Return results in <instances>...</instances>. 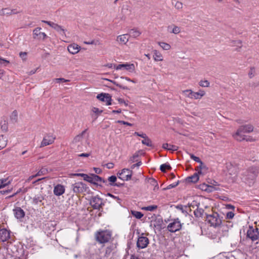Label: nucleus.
Here are the masks:
<instances>
[{
  "label": "nucleus",
  "mask_w": 259,
  "mask_h": 259,
  "mask_svg": "<svg viewBox=\"0 0 259 259\" xmlns=\"http://www.w3.org/2000/svg\"><path fill=\"white\" fill-rule=\"evenodd\" d=\"M176 207L178 209H179L180 210L182 211V212L184 213H187V211L184 209V206L181 205V204H180V205H178L176 206Z\"/></svg>",
  "instance_id": "57"
},
{
  "label": "nucleus",
  "mask_w": 259,
  "mask_h": 259,
  "mask_svg": "<svg viewBox=\"0 0 259 259\" xmlns=\"http://www.w3.org/2000/svg\"><path fill=\"white\" fill-rule=\"evenodd\" d=\"M199 84L202 87H207L209 86V82L208 80H201L199 83Z\"/></svg>",
  "instance_id": "50"
},
{
  "label": "nucleus",
  "mask_w": 259,
  "mask_h": 259,
  "mask_svg": "<svg viewBox=\"0 0 259 259\" xmlns=\"http://www.w3.org/2000/svg\"><path fill=\"white\" fill-rule=\"evenodd\" d=\"M171 169V167L168 163L162 164L160 166V170L163 172H165L166 170H170Z\"/></svg>",
  "instance_id": "26"
},
{
  "label": "nucleus",
  "mask_w": 259,
  "mask_h": 259,
  "mask_svg": "<svg viewBox=\"0 0 259 259\" xmlns=\"http://www.w3.org/2000/svg\"><path fill=\"white\" fill-rule=\"evenodd\" d=\"M255 69L254 67H251L250 68L249 70L248 71V76L250 78H252L255 75Z\"/></svg>",
  "instance_id": "42"
},
{
  "label": "nucleus",
  "mask_w": 259,
  "mask_h": 259,
  "mask_svg": "<svg viewBox=\"0 0 259 259\" xmlns=\"http://www.w3.org/2000/svg\"><path fill=\"white\" fill-rule=\"evenodd\" d=\"M55 140V138H54L52 136L47 135L45 136L41 143L40 147H44L47 145H50L52 144Z\"/></svg>",
  "instance_id": "18"
},
{
  "label": "nucleus",
  "mask_w": 259,
  "mask_h": 259,
  "mask_svg": "<svg viewBox=\"0 0 259 259\" xmlns=\"http://www.w3.org/2000/svg\"><path fill=\"white\" fill-rule=\"evenodd\" d=\"M199 203H198V204H197V202H196V201H193L191 203H190H190H189V204H188V207H189V209H190V211H191V206H192V205H194L195 206H196V207H197V206H198V205H199Z\"/></svg>",
  "instance_id": "61"
},
{
  "label": "nucleus",
  "mask_w": 259,
  "mask_h": 259,
  "mask_svg": "<svg viewBox=\"0 0 259 259\" xmlns=\"http://www.w3.org/2000/svg\"><path fill=\"white\" fill-rule=\"evenodd\" d=\"M57 31L60 32L62 35H65V30L64 29L62 26L59 25L57 24H56L55 26H54V28Z\"/></svg>",
  "instance_id": "32"
},
{
  "label": "nucleus",
  "mask_w": 259,
  "mask_h": 259,
  "mask_svg": "<svg viewBox=\"0 0 259 259\" xmlns=\"http://www.w3.org/2000/svg\"><path fill=\"white\" fill-rule=\"evenodd\" d=\"M157 208V206L156 205H149L144 208V209L147 211H152Z\"/></svg>",
  "instance_id": "46"
},
{
  "label": "nucleus",
  "mask_w": 259,
  "mask_h": 259,
  "mask_svg": "<svg viewBox=\"0 0 259 259\" xmlns=\"http://www.w3.org/2000/svg\"><path fill=\"white\" fill-rule=\"evenodd\" d=\"M159 45L164 50H169L171 48L170 45L164 42H159Z\"/></svg>",
  "instance_id": "39"
},
{
  "label": "nucleus",
  "mask_w": 259,
  "mask_h": 259,
  "mask_svg": "<svg viewBox=\"0 0 259 259\" xmlns=\"http://www.w3.org/2000/svg\"><path fill=\"white\" fill-rule=\"evenodd\" d=\"M178 149V146H177L176 145L170 144V147L168 149V150L172 151H177Z\"/></svg>",
  "instance_id": "60"
},
{
  "label": "nucleus",
  "mask_w": 259,
  "mask_h": 259,
  "mask_svg": "<svg viewBox=\"0 0 259 259\" xmlns=\"http://www.w3.org/2000/svg\"><path fill=\"white\" fill-rule=\"evenodd\" d=\"M80 48V47L78 45L76 44H73L69 45L68 47V51L70 53L72 54H75L79 52Z\"/></svg>",
  "instance_id": "22"
},
{
  "label": "nucleus",
  "mask_w": 259,
  "mask_h": 259,
  "mask_svg": "<svg viewBox=\"0 0 259 259\" xmlns=\"http://www.w3.org/2000/svg\"><path fill=\"white\" fill-rule=\"evenodd\" d=\"M10 232L6 229L0 230V241L5 242L10 238Z\"/></svg>",
  "instance_id": "17"
},
{
  "label": "nucleus",
  "mask_w": 259,
  "mask_h": 259,
  "mask_svg": "<svg viewBox=\"0 0 259 259\" xmlns=\"http://www.w3.org/2000/svg\"><path fill=\"white\" fill-rule=\"evenodd\" d=\"M108 81H109L110 82H111L112 83H113L114 84H115V85H116L117 87H119L120 88L122 89H123V90H130V89L126 87V86H124L119 83H118L117 82L114 81V80H110V79H106Z\"/></svg>",
  "instance_id": "37"
},
{
  "label": "nucleus",
  "mask_w": 259,
  "mask_h": 259,
  "mask_svg": "<svg viewBox=\"0 0 259 259\" xmlns=\"http://www.w3.org/2000/svg\"><path fill=\"white\" fill-rule=\"evenodd\" d=\"M108 180L110 182L109 185L114 186L117 180V178L115 176H111L108 178Z\"/></svg>",
  "instance_id": "40"
},
{
  "label": "nucleus",
  "mask_w": 259,
  "mask_h": 259,
  "mask_svg": "<svg viewBox=\"0 0 259 259\" xmlns=\"http://www.w3.org/2000/svg\"><path fill=\"white\" fill-rule=\"evenodd\" d=\"M212 188V186H208L205 183L200 185V189L203 191H211V189Z\"/></svg>",
  "instance_id": "35"
},
{
  "label": "nucleus",
  "mask_w": 259,
  "mask_h": 259,
  "mask_svg": "<svg viewBox=\"0 0 259 259\" xmlns=\"http://www.w3.org/2000/svg\"><path fill=\"white\" fill-rule=\"evenodd\" d=\"M117 40L125 44L128 40V34H126L118 36Z\"/></svg>",
  "instance_id": "24"
},
{
  "label": "nucleus",
  "mask_w": 259,
  "mask_h": 259,
  "mask_svg": "<svg viewBox=\"0 0 259 259\" xmlns=\"http://www.w3.org/2000/svg\"><path fill=\"white\" fill-rule=\"evenodd\" d=\"M11 121L13 123H16L18 120V112L17 110H15L12 113L10 116Z\"/></svg>",
  "instance_id": "27"
},
{
  "label": "nucleus",
  "mask_w": 259,
  "mask_h": 259,
  "mask_svg": "<svg viewBox=\"0 0 259 259\" xmlns=\"http://www.w3.org/2000/svg\"><path fill=\"white\" fill-rule=\"evenodd\" d=\"M144 234L142 233L141 236H139L137 242V246L139 249H143L146 248L149 243V239L146 237L143 236Z\"/></svg>",
  "instance_id": "11"
},
{
  "label": "nucleus",
  "mask_w": 259,
  "mask_h": 259,
  "mask_svg": "<svg viewBox=\"0 0 259 259\" xmlns=\"http://www.w3.org/2000/svg\"><path fill=\"white\" fill-rule=\"evenodd\" d=\"M48 173L47 168L42 167L41 168L36 174L37 177L45 175Z\"/></svg>",
  "instance_id": "41"
},
{
  "label": "nucleus",
  "mask_w": 259,
  "mask_h": 259,
  "mask_svg": "<svg viewBox=\"0 0 259 259\" xmlns=\"http://www.w3.org/2000/svg\"><path fill=\"white\" fill-rule=\"evenodd\" d=\"M71 188L74 193L78 194L86 192L89 189V187L83 182H79L72 184Z\"/></svg>",
  "instance_id": "9"
},
{
  "label": "nucleus",
  "mask_w": 259,
  "mask_h": 259,
  "mask_svg": "<svg viewBox=\"0 0 259 259\" xmlns=\"http://www.w3.org/2000/svg\"><path fill=\"white\" fill-rule=\"evenodd\" d=\"M111 237V233L107 230L98 231L95 234L96 241L101 244L108 242Z\"/></svg>",
  "instance_id": "4"
},
{
  "label": "nucleus",
  "mask_w": 259,
  "mask_h": 259,
  "mask_svg": "<svg viewBox=\"0 0 259 259\" xmlns=\"http://www.w3.org/2000/svg\"><path fill=\"white\" fill-rule=\"evenodd\" d=\"M87 131V129H85V130L82 131L80 134H79L78 136H77L76 137H75V140L76 141H77V140L79 141L80 140V139L82 138L83 135L86 133Z\"/></svg>",
  "instance_id": "56"
},
{
  "label": "nucleus",
  "mask_w": 259,
  "mask_h": 259,
  "mask_svg": "<svg viewBox=\"0 0 259 259\" xmlns=\"http://www.w3.org/2000/svg\"><path fill=\"white\" fill-rule=\"evenodd\" d=\"M125 66L123 68H124L126 70L129 71H133L135 69V66L133 64H124Z\"/></svg>",
  "instance_id": "45"
},
{
  "label": "nucleus",
  "mask_w": 259,
  "mask_h": 259,
  "mask_svg": "<svg viewBox=\"0 0 259 259\" xmlns=\"http://www.w3.org/2000/svg\"><path fill=\"white\" fill-rule=\"evenodd\" d=\"M19 56L23 60H25L27 56V53L21 52L19 53Z\"/></svg>",
  "instance_id": "63"
},
{
  "label": "nucleus",
  "mask_w": 259,
  "mask_h": 259,
  "mask_svg": "<svg viewBox=\"0 0 259 259\" xmlns=\"http://www.w3.org/2000/svg\"><path fill=\"white\" fill-rule=\"evenodd\" d=\"M131 214L133 216L135 217L136 219H141L144 214L140 211H138L136 210H131Z\"/></svg>",
  "instance_id": "31"
},
{
  "label": "nucleus",
  "mask_w": 259,
  "mask_h": 259,
  "mask_svg": "<svg viewBox=\"0 0 259 259\" xmlns=\"http://www.w3.org/2000/svg\"><path fill=\"white\" fill-rule=\"evenodd\" d=\"M170 32L175 34H178L180 32V27L177 26H174V27L173 28L172 31Z\"/></svg>",
  "instance_id": "54"
},
{
  "label": "nucleus",
  "mask_w": 259,
  "mask_h": 259,
  "mask_svg": "<svg viewBox=\"0 0 259 259\" xmlns=\"http://www.w3.org/2000/svg\"><path fill=\"white\" fill-rule=\"evenodd\" d=\"M204 210L202 208H199L198 206L194 211V214L196 218H202Z\"/></svg>",
  "instance_id": "25"
},
{
  "label": "nucleus",
  "mask_w": 259,
  "mask_h": 259,
  "mask_svg": "<svg viewBox=\"0 0 259 259\" xmlns=\"http://www.w3.org/2000/svg\"><path fill=\"white\" fill-rule=\"evenodd\" d=\"M90 204L94 209L100 210L104 205L103 199L99 195L92 196L90 201Z\"/></svg>",
  "instance_id": "8"
},
{
  "label": "nucleus",
  "mask_w": 259,
  "mask_h": 259,
  "mask_svg": "<svg viewBox=\"0 0 259 259\" xmlns=\"http://www.w3.org/2000/svg\"><path fill=\"white\" fill-rule=\"evenodd\" d=\"M65 188L64 186L61 184H58L54 187V194L56 196L62 195L65 192Z\"/></svg>",
  "instance_id": "21"
},
{
  "label": "nucleus",
  "mask_w": 259,
  "mask_h": 259,
  "mask_svg": "<svg viewBox=\"0 0 259 259\" xmlns=\"http://www.w3.org/2000/svg\"><path fill=\"white\" fill-rule=\"evenodd\" d=\"M179 184V181H177L176 183H174L173 184L169 185L166 188H163V190H169L171 188H175L176 186H177Z\"/></svg>",
  "instance_id": "44"
},
{
  "label": "nucleus",
  "mask_w": 259,
  "mask_h": 259,
  "mask_svg": "<svg viewBox=\"0 0 259 259\" xmlns=\"http://www.w3.org/2000/svg\"><path fill=\"white\" fill-rule=\"evenodd\" d=\"M238 212V209L237 208L236 210H228V219H232L234 218L235 214Z\"/></svg>",
  "instance_id": "36"
},
{
  "label": "nucleus",
  "mask_w": 259,
  "mask_h": 259,
  "mask_svg": "<svg viewBox=\"0 0 259 259\" xmlns=\"http://www.w3.org/2000/svg\"><path fill=\"white\" fill-rule=\"evenodd\" d=\"M190 156L192 159H193V160H194L195 161H196L197 162L199 163L201 161V159L198 157L195 156L193 154H190Z\"/></svg>",
  "instance_id": "53"
},
{
  "label": "nucleus",
  "mask_w": 259,
  "mask_h": 259,
  "mask_svg": "<svg viewBox=\"0 0 259 259\" xmlns=\"http://www.w3.org/2000/svg\"><path fill=\"white\" fill-rule=\"evenodd\" d=\"M243 137L244 139L242 140V141H246L247 142H254L256 140L255 139L250 136H247L246 135H244L243 136Z\"/></svg>",
  "instance_id": "47"
},
{
  "label": "nucleus",
  "mask_w": 259,
  "mask_h": 259,
  "mask_svg": "<svg viewBox=\"0 0 259 259\" xmlns=\"http://www.w3.org/2000/svg\"><path fill=\"white\" fill-rule=\"evenodd\" d=\"M153 57L155 61H161L162 60L161 55L157 52V51H155Z\"/></svg>",
  "instance_id": "43"
},
{
  "label": "nucleus",
  "mask_w": 259,
  "mask_h": 259,
  "mask_svg": "<svg viewBox=\"0 0 259 259\" xmlns=\"http://www.w3.org/2000/svg\"><path fill=\"white\" fill-rule=\"evenodd\" d=\"M97 98L102 102H106L107 105H111V96L108 93H102L99 94L97 96Z\"/></svg>",
  "instance_id": "13"
},
{
  "label": "nucleus",
  "mask_w": 259,
  "mask_h": 259,
  "mask_svg": "<svg viewBox=\"0 0 259 259\" xmlns=\"http://www.w3.org/2000/svg\"><path fill=\"white\" fill-rule=\"evenodd\" d=\"M238 165L236 164L230 163L229 165H228V173L230 176L228 178V181H230L231 182H234L237 178L238 174Z\"/></svg>",
  "instance_id": "6"
},
{
  "label": "nucleus",
  "mask_w": 259,
  "mask_h": 259,
  "mask_svg": "<svg viewBox=\"0 0 259 259\" xmlns=\"http://www.w3.org/2000/svg\"><path fill=\"white\" fill-rule=\"evenodd\" d=\"M201 170L198 171V172H195L193 175L188 177L186 179V181L188 183H195L199 180V175L201 174Z\"/></svg>",
  "instance_id": "20"
},
{
  "label": "nucleus",
  "mask_w": 259,
  "mask_h": 259,
  "mask_svg": "<svg viewBox=\"0 0 259 259\" xmlns=\"http://www.w3.org/2000/svg\"><path fill=\"white\" fill-rule=\"evenodd\" d=\"M141 34V32H140L137 28H135L129 31L128 35L136 38L139 36Z\"/></svg>",
  "instance_id": "23"
},
{
  "label": "nucleus",
  "mask_w": 259,
  "mask_h": 259,
  "mask_svg": "<svg viewBox=\"0 0 259 259\" xmlns=\"http://www.w3.org/2000/svg\"><path fill=\"white\" fill-rule=\"evenodd\" d=\"M142 143L143 145L147 146L153 147L154 146L152 144L151 140L146 136V138H144V140L142 141Z\"/></svg>",
  "instance_id": "28"
},
{
  "label": "nucleus",
  "mask_w": 259,
  "mask_h": 259,
  "mask_svg": "<svg viewBox=\"0 0 259 259\" xmlns=\"http://www.w3.org/2000/svg\"><path fill=\"white\" fill-rule=\"evenodd\" d=\"M206 220L210 224V226H217L221 224V220L218 218L219 214L217 213L208 215L205 214Z\"/></svg>",
  "instance_id": "10"
},
{
  "label": "nucleus",
  "mask_w": 259,
  "mask_h": 259,
  "mask_svg": "<svg viewBox=\"0 0 259 259\" xmlns=\"http://www.w3.org/2000/svg\"><path fill=\"white\" fill-rule=\"evenodd\" d=\"M42 22L47 24L48 25H49L50 26H51L53 28H54V26H55V25H56V23L52 22L51 21L42 20Z\"/></svg>",
  "instance_id": "58"
},
{
  "label": "nucleus",
  "mask_w": 259,
  "mask_h": 259,
  "mask_svg": "<svg viewBox=\"0 0 259 259\" xmlns=\"http://www.w3.org/2000/svg\"><path fill=\"white\" fill-rule=\"evenodd\" d=\"M246 237L252 241L259 240V231L258 228L256 226L253 227L252 226L249 225L246 232Z\"/></svg>",
  "instance_id": "7"
},
{
  "label": "nucleus",
  "mask_w": 259,
  "mask_h": 259,
  "mask_svg": "<svg viewBox=\"0 0 259 259\" xmlns=\"http://www.w3.org/2000/svg\"><path fill=\"white\" fill-rule=\"evenodd\" d=\"M133 171L127 168H123L121 170V172H118V175L121 176L118 178L123 181H128L132 179Z\"/></svg>",
  "instance_id": "12"
},
{
  "label": "nucleus",
  "mask_w": 259,
  "mask_h": 259,
  "mask_svg": "<svg viewBox=\"0 0 259 259\" xmlns=\"http://www.w3.org/2000/svg\"><path fill=\"white\" fill-rule=\"evenodd\" d=\"M0 181H3V182L2 184L3 188L10 184V181L8 180V179H1L0 180Z\"/></svg>",
  "instance_id": "51"
},
{
  "label": "nucleus",
  "mask_w": 259,
  "mask_h": 259,
  "mask_svg": "<svg viewBox=\"0 0 259 259\" xmlns=\"http://www.w3.org/2000/svg\"><path fill=\"white\" fill-rule=\"evenodd\" d=\"M92 176L93 177V182L94 184H92L93 185L96 186L97 188L102 187V186L101 184L98 183V182H102L103 183H106L107 181L105 180L102 177L96 175L95 174H92Z\"/></svg>",
  "instance_id": "15"
},
{
  "label": "nucleus",
  "mask_w": 259,
  "mask_h": 259,
  "mask_svg": "<svg viewBox=\"0 0 259 259\" xmlns=\"http://www.w3.org/2000/svg\"><path fill=\"white\" fill-rule=\"evenodd\" d=\"M13 211L15 217L18 220H21L25 215V211L20 207H16Z\"/></svg>",
  "instance_id": "16"
},
{
  "label": "nucleus",
  "mask_w": 259,
  "mask_h": 259,
  "mask_svg": "<svg viewBox=\"0 0 259 259\" xmlns=\"http://www.w3.org/2000/svg\"><path fill=\"white\" fill-rule=\"evenodd\" d=\"M259 174V167L252 166L247 168L242 174V181L249 187L252 186Z\"/></svg>",
  "instance_id": "1"
},
{
  "label": "nucleus",
  "mask_w": 259,
  "mask_h": 259,
  "mask_svg": "<svg viewBox=\"0 0 259 259\" xmlns=\"http://www.w3.org/2000/svg\"><path fill=\"white\" fill-rule=\"evenodd\" d=\"M93 174H90V175H87L83 174L82 176V178L83 180L91 184H94L93 182V177L92 176Z\"/></svg>",
  "instance_id": "29"
},
{
  "label": "nucleus",
  "mask_w": 259,
  "mask_h": 259,
  "mask_svg": "<svg viewBox=\"0 0 259 259\" xmlns=\"http://www.w3.org/2000/svg\"><path fill=\"white\" fill-rule=\"evenodd\" d=\"M92 111L97 114V115H99L103 112V110H100L99 108L97 107H93L92 109Z\"/></svg>",
  "instance_id": "55"
},
{
  "label": "nucleus",
  "mask_w": 259,
  "mask_h": 259,
  "mask_svg": "<svg viewBox=\"0 0 259 259\" xmlns=\"http://www.w3.org/2000/svg\"><path fill=\"white\" fill-rule=\"evenodd\" d=\"M170 222L167 226V230L170 233H175L182 229L183 224L181 223L179 218L172 219Z\"/></svg>",
  "instance_id": "5"
},
{
  "label": "nucleus",
  "mask_w": 259,
  "mask_h": 259,
  "mask_svg": "<svg viewBox=\"0 0 259 259\" xmlns=\"http://www.w3.org/2000/svg\"><path fill=\"white\" fill-rule=\"evenodd\" d=\"M7 145V140L3 135L0 136V150L5 148Z\"/></svg>",
  "instance_id": "34"
},
{
  "label": "nucleus",
  "mask_w": 259,
  "mask_h": 259,
  "mask_svg": "<svg viewBox=\"0 0 259 259\" xmlns=\"http://www.w3.org/2000/svg\"><path fill=\"white\" fill-rule=\"evenodd\" d=\"M0 15L2 16H4L6 15L7 16H10V9L9 8L2 9L0 12Z\"/></svg>",
  "instance_id": "33"
},
{
  "label": "nucleus",
  "mask_w": 259,
  "mask_h": 259,
  "mask_svg": "<svg viewBox=\"0 0 259 259\" xmlns=\"http://www.w3.org/2000/svg\"><path fill=\"white\" fill-rule=\"evenodd\" d=\"M54 81L56 83H60V82H66L69 81V80L65 79V78H55Z\"/></svg>",
  "instance_id": "52"
},
{
  "label": "nucleus",
  "mask_w": 259,
  "mask_h": 259,
  "mask_svg": "<svg viewBox=\"0 0 259 259\" xmlns=\"http://www.w3.org/2000/svg\"><path fill=\"white\" fill-rule=\"evenodd\" d=\"M148 182L152 185V186H157V189L159 188V187H158V183L157 182V181L153 179V178H149V180H148Z\"/></svg>",
  "instance_id": "48"
},
{
  "label": "nucleus",
  "mask_w": 259,
  "mask_h": 259,
  "mask_svg": "<svg viewBox=\"0 0 259 259\" xmlns=\"http://www.w3.org/2000/svg\"><path fill=\"white\" fill-rule=\"evenodd\" d=\"M10 62L8 60L0 58V64H4L5 66H6Z\"/></svg>",
  "instance_id": "62"
},
{
  "label": "nucleus",
  "mask_w": 259,
  "mask_h": 259,
  "mask_svg": "<svg viewBox=\"0 0 259 259\" xmlns=\"http://www.w3.org/2000/svg\"><path fill=\"white\" fill-rule=\"evenodd\" d=\"M44 199V197L41 194L35 195L33 198V202L37 204L38 202H41Z\"/></svg>",
  "instance_id": "30"
},
{
  "label": "nucleus",
  "mask_w": 259,
  "mask_h": 259,
  "mask_svg": "<svg viewBox=\"0 0 259 259\" xmlns=\"http://www.w3.org/2000/svg\"><path fill=\"white\" fill-rule=\"evenodd\" d=\"M8 249H10L12 252V255L16 259H26V255L25 254L24 249L22 246L12 245L9 247Z\"/></svg>",
  "instance_id": "3"
},
{
  "label": "nucleus",
  "mask_w": 259,
  "mask_h": 259,
  "mask_svg": "<svg viewBox=\"0 0 259 259\" xmlns=\"http://www.w3.org/2000/svg\"><path fill=\"white\" fill-rule=\"evenodd\" d=\"M1 129L3 131L6 132L8 131V123L6 120L1 121Z\"/></svg>",
  "instance_id": "38"
},
{
  "label": "nucleus",
  "mask_w": 259,
  "mask_h": 259,
  "mask_svg": "<svg viewBox=\"0 0 259 259\" xmlns=\"http://www.w3.org/2000/svg\"><path fill=\"white\" fill-rule=\"evenodd\" d=\"M183 93L188 98L195 99H200L199 94L197 92H194L191 90H186L183 91Z\"/></svg>",
  "instance_id": "19"
},
{
  "label": "nucleus",
  "mask_w": 259,
  "mask_h": 259,
  "mask_svg": "<svg viewBox=\"0 0 259 259\" xmlns=\"http://www.w3.org/2000/svg\"><path fill=\"white\" fill-rule=\"evenodd\" d=\"M224 229L225 227L224 226H220L219 228V232L221 233V231H222L223 236H225L227 233L226 230Z\"/></svg>",
  "instance_id": "64"
},
{
  "label": "nucleus",
  "mask_w": 259,
  "mask_h": 259,
  "mask_svg": "<svg viewBox=\"0 0 259 259\" xmlns=\"http://www.w3.org/2000/svg\"><path fill=\"white\" fill-rule=\"evenodd\" d=\"M41 27H37L33 31V38L34 39H42V40L46 39L48 36L45 32L40 31Z\"/></svg>",
  "instance_id": "14"
},
{
  "label": "nucleus",
  "mask_w": 259,
  "mask_h": 259,
  "mask_svg": "<svg viewBox=\"0 0 259 259\" xmlns=\"http://www.w3.org/2000/svg\"><path fill=\"white\" fill-rule=\"evenodd\" d=\"M254 127L251 124H245L239 126L236 132L233 135V137L238 141H242L244 139L243 136L245 133H250L253 131Z\"/></svg>",
  "instance_id": "2"
},
{
  "label": "nucleus",
  "mask_w": 259,
  "mask_h": 259,
  "mask_svg": "<svg viewBox=\"0 0 259 259\" xmlns=\"http://www.w3.org/2000/svg\"><path fill=\"white\" fill-rule=\"evenodd\" d=\"M175 7L177 9H181L183 7V4L181 2H177L175 5Z\"/></svg>",
  "instance_id": "59"
},
{
  "label": "nucleus",
  "mask_w": 259,
  "mask_h": 259,
  "mask_svg": "<svg viewBox=\"0 0 259 259\" xmlns=\"http://www.w3.org/2000/svg\"><path fill=\"white\" fill-rule=\"evenodd\" d=\"M139 152H136L132 156H131L130 158V161L133 163L135 161H137L136 159L139 156Z\"/></svg>",
  "instance_id": "49"
}]
</instances>
